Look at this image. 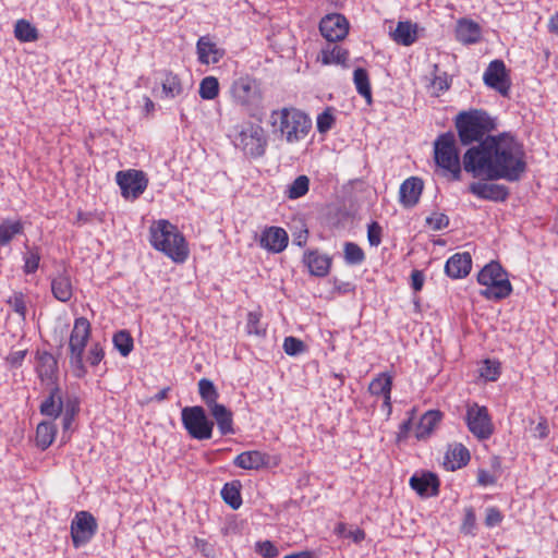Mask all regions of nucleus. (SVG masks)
<instances>
[{
	"instance_id": "f257e3e1",
	"label": "nucleus",
	"mask_w": 558,
	"mask_h": 558,
	"mask_svg": "<svg viewBox=\"0 0 558 558\" xmlns=\"http://www.w3.org/2000/svg\"><path fill=\"white\" fill-rule=\"evenodd\" d=\"M463 168L473 177L519 181L526 171L524 146L511 133L488 135L463 155Z\"/></svg>"
},
{
	"instance_id": "f03ea898",
	"label": "nucleus",
	"mask_w": 558,
	"mask_h": 558,
	"mask_svg": "<svg viewBox=\"0 0 558 558\" xmlns=\"http://www.w3.org/2000/svg\"><path fill=\"white\" fill-rule=\"evenodd\" d=\"M150 245L177 264H183L190 255L189 244L177 226L166 219L154 221L149 227Z\"/></svg>"
},
{
	"instance_id": "7ed1b4c3",
	"label": "nucleus",
	"mask_w": 558,
	"mask_h": 558,
	"mask_svg": "<svg viewBox=\"0 0 558 558\" xmlns=\"http://www.w3.org/2000/svg\"><path fill=\"white\" fill-rule=\"evenodd\" d=\"M275 133L288 144L305 140L312 130V120L307 113L295 107H282L270 112L269 121Z\"/></svg>"
},
{
	"instance_id": "20e7f679",
	"label": "nucleus",
	"mask_w": 558,
	"mask_h": 558,
	"mask_svg": "<svg viewBox=\"0 0 558 558\" xmlns=\"http://www.w3.org/2000/svg\"><path fill=\"white\" fill-rule=\"evenodd\" d=\"M454 126L462 145L481 143L497 128L496 118L483 109L460 111L454 118Z\"/></svg>"
},
{
	"instance_id": "39448f33",
	"label": "nucleus",
	"mask_w": 558,
	"mask_h": 558,
	"mask_svg": "<svg viewBox=\"0 0 558 558\" xmlns=\"http://www.w3.org/2000/svg\"><path fill=\"white\" fill-rule=\"evenodd\" d=\"M231 102L241 108L248 117L257 118L264 110V90L262 82L244 74L234 78L229 88Z\"/></svg>"
},
{
	"instance_id": "423d86ee",
	"label": "nucleus",
	"mask_w": 558,
	"mask_h": 558,
	"mask_svg": "<svg viewBox=\"0 0 558 558\" xmlns=\"http://www.w3.org/2000/svg\"><path fill=\"white\" fill-rule=\"evenodd\" d=\"M434 161L444 177L452 181L461 179L460 154L452 132L441 133L434 141Z\"/></svg>"
},
{
	"instance_id": "0eeeda50",
	"label": "nucleus",
	"mask_w": 558,
	"mask_h": 558,
	"mask_svg": "<svg viewBox=\"0 0 558 558\" xmlns=\"http://www.w3.org/2000/svg\"><path fill=\"white\" fill-rule=\"evenodd\" d=\"M477 282L485 287L481 295L487 300H502L512 292L508 275L498 262L485 265L477 275Z\"/></svg>"
},
{
	"instance_id": "6e6552de",
	"label": "nucleus",
	"mask_w": 558,
	"mask_h": 558,
	"mask_svg": "<svg viewBox=\"0 0 558 558\" xmlns=\"http://www.w3.org/2000/svg\"><path fill=\"white\" fill-rule=\"evenodd\" d=\"M92 335V325L85 317L74 319L73 328L69 338L70 364L73 367L74 375L82 377L86 369L84 366L83 355L85 348Z\"/></svg>"
},
{
	"instance_id": "1a4fd4ad",
	"label": "nucleus",
	"mask_w": 558,
	"mask_h": 558,
	"mask_svg": "<svg viewBox=\"0 0 558 558\" xmlns=\"http://www.w3.org/2000/svg\"><path fill=\"white\" fill-rule=\"evenodd\" d=\"M233 144L245 156L255 159L265 155L268 141L260 124L248 122L236 132Z\"/></svg>"
},
{
	"instance_id": "9d476101",
	"label": "nucleus",
	"mask_w": 558,
	"mask_h": 558,
	"mask_svg": "<svg viewBox=\"0 0 558 558\" xmlns=\"http://www.w3.org/2000/svg\"><path fill=\"white\" fill-rule=\"evenodd\" d=\"M181 421L193 439L207 440L213 437L214 422L207 417L203 407H185L181 411Z\"/></svg>"
},
{
	"instance_id": "9b49d317",
	"label": "nucleus",
	"mask_w": 558,
	"mask_h": 558,
	"mask_svg": "<svg viewBox=\"0 0 558 558\" xmlns=\"http://www.w3.org/2000/svg\"><path fill=\"white\" fill-rule=\"evenodd\" d=\"M464 421L469 432L477 440H487L495 432L493 418L485 405H480L475 402L468 403Z\"/></svg>"
},
{
	"instance_id": "f8f14e48",
	"label": "nucleus",
	"mask_w": 558,
	"mask_h": 558,
	"mask_svg": "<svg viewBox=\"0 0 558 558\" xmlns=\"http://www.w3.org/2000/svg\"><path fill=\"white\" fill-rule=\"evenodd\" d=\"M116 181L125 199H137L147 189L148 179L142 170L129 169L118 171Z\"/></svg>"
},
{
	"instance_id": "ddd939ff",
	"label": "nucleus",
	"mask_w": 558,
	"mask_h": 558,
	"mask_svg": "<svg viewBox=\"0 0 558 558\" xmlns=\"http://www.w3.org/2000/svg\"><path fill=\"white\" fill-rule=\"evenodd\" d=\"M71 538L73 546L80 548L86 545L97 533L98 524L88 511H78L71 522Z\"/></svg>"
},
{
	"instance_id": "4468645a",
	"label": "nucleus",
	"mask_w": 558,
	"mask_h": 558,
	"mask_svg": "<svg viewBox=\"0 0 558 558\" xmlns=\"http://www.w3.org/2000/svg\"><path fill=\"white\" fill-rule=\"evenodd\" d=\"M319 32L322 36L329 43L343 40L350 29L348 19L340 13H329L319 22Z\"/></svg>"
},
{
	"instance_id": "2eb2a0df",
	"label": "nucleus",
	"mask_w": 558,
	"mask_h": 558,
	"mask_svg": "<svg viewBox=\"0 0 558 558\" xmlns=\"http://www.w3.org/2000/svg\"><path fill=\"white\" fill-rule=\"evenodd\" d=\"M486 86L497 90L502 96H508L511 82L502 60H493L483 74Z\"/></svg>"
},
{
	"instance_id": "dca6fc26",
	"label": "nucleus",
	"mask_w": 558,
	"mask_h": 558,
	"mask_svg": "<svg viewBox=\"0 0 558 558\" xmlns=\"http://www.w3.org/2000/svg\"><path fill=\"white\" fill-rule=\"evenodd\" d=\"M289 243V235L281 227H266L259 238L260 247L271 253H281Z\"/></svg>"
},
{
	"instance_id": "f3484780",
	"label": "nucleus",
	"mask_w": 558,
	"mask_h": 558,
	"mask_svg": "<svg viewBox=\"0 0 558 558\" xmlns=\"http://www.w3.org/2000/svg\"><path fill=\"white\" fill-rule=\"evenodd\" d=\"M409 485L421 497H435L439 494L440 482L435 473L423 472L412 475Z\"/></svg>"
},
{
	"instance_id": "a211bd4d",
	"label": "nucleus",
	"mask_w": 558,
	"mask_h": 558,
	"mask_svg": "<svg viewBox=\"0 0 558 558\" xmlns=\"http://www.w3.org/2000/svg\"><path fill=\"white\" fill-rule=\"evenodd\" d=\"M424 189V182L418 177L405 179L399 189V203L405 207H414L421 198Z\"/></svg>"
},
{
	"instance_id": "6ab92c4d",
	"label": "nucleus",
	"mask_w": 558,
	"mask_h": 558,
	"mask_svg": "<svg viewBox=\"0 0 558 558\" xmlns=\"http://www.w3.org/2000/svg\"><path fill=\"white\" fill-rule=\"evenodd\" d=\"M454 37L465 46L477 44L482 38V27L471 19L461 17L457 21Z\"/></svg>"
},
{
	"instance_id": "aec40b11",
	"label": "nucleus",
	"mask_w": 558,
	"mask_h": 558,
	"mask_svg": "<svg viewBox=\"0 0 558 558\" xmlns=\"http://www.w3.org/2000/svg\"><path fill=\"white\" fill-rule=\"evenodd\" d=\"M469 191L478 198L493 202H505L509 196L508 187L497 183L474 182Z\"/></svg>"
},
{
	"instance_id": "412c9836",
	"label": "nucleus",
	"mask_w": 558,
	"mask_h": 558,
	"mask_svg": "<svg viewBox=\"0 0 558 558\" xmlns=\"http://www.w3.org/2000/svg\"><path fill=\"white\" fill-rule=\"evenodd\" d=\"M36 373L40 380L46 384H54L58 377V362L56 357L47 352H37Z\"/></svg>"
},
{
	"instance_id": "4be33fe9",
	"label": "nucleus",
	"mask_w": 558,
	"mask_h": 558,
	"mask_svg": "<svg viewBox=\"0 0 558 558\" xmlns=\"http://www.w3.org/2000/svg\"><path fill=\"white\" fill-rule=\"evenodd\" d=\"M50 288L56 300L62 303H68L74 293V286L69 271L64 269L51 277Z\"/></svg>"
},
{
	"instance_id": "5701e85b",
	"label": "nucleus",
	"mask_w": 558,
	"mask_h": 558,
	"mask_svg": "<svg viewBox=\"0 0 558 558\" xmlns=\"http://www.w3.org/2000/svg\"><path fill=\"white\" fill-rule=\"evenodd\" d=\"M472 268V257L470 253H456L448 258L445 265L446 274L452 279L466 277Z\"/></svg>"
},
{
	"instance_id": "b1692460",
	"label": "nucleus",
	"mask_w": 558,
	"mask_h": 558,
	"mask_svg": "<svg viewBox=\"0 0 558 558\" xmlns=\"http://www.w3.org/2000/svg\"><path fill=\"white\" fill-rule=\"evenodd\" d=\"M303 262L311 275L315 277H326L330 271L332 259L327 254L314 250L304 253Z\"/></svg>"
},
{
	"instance_id": "393cba45",
	"label": "nucleus",
	"mask_w": 558,
	"mask_h": 558,
	"mask_svg": "<svg viewBox=\"0 0 558 558\" xmlns=\"http://www.w3.org/2000/svg\"><path fill=\"white\" fill-rule=\"evenodd\" d=\"M198 61L202 64L217 63L223 57L225 51L209 36H202L196 43Z\"/></svg>"
},
{
	"instance_id": "a878e982",
	"label": "nucleus",
	"mask_w": 558,
	"mask_h": 558,
	"mask_svg": "<svg viewBox=\"0 0 558 558\" xmlns=\"http://www.w3.org/2000/svg\"><path fill=\"white\" fill-rule=\"evenodd\" d=\"M270 457L266 452L258 450L244 451L238 454L233 464L243 470H259L269 464Z\"/></svg>"
},
{
	"instance_id": "bb28decb",
	"label": "nucleus",
	"mask_w": 558,
	"mask_h": 558,
	"mask_svg": "<svg viewBox=\"0 0 558 558\" xmlns=\"http://www.w3.org/2000/svg\"><path fill=\"white\" fill-rule=\"evenodd\" d=\"M208 410L222 436L233 435L235 433L233 413L230 409L219 403Z\"/></svg>"
},
{
	"instance_id": "cd10ccee",
	"label": "nucleus",
	"mask_w": 558,
	"mask_h": 558,
	"mask_svg": "<svg viewBox=\"0 0 558 558\" xmlns=\"http://www.w3.org/2000/svg\"><path fill=\"white\" fill-rule=\"evenodd\" d=\"M470 459L469 449L462 444H456L447 450L444 465L448 471H456L465 466L470 462Z\"/></svg>"
},
{
	"instance_id": "c85d7f7f",
	"label": "nucleus",
	"mask_w": 558,
	"mask_h": 558,
	"mask_svg": "<svg viewBox=\"0 0 558 558\" xmlns=\"http://www.w3.org/2000/svg\"><path fill=\"white\" fill-rule=\"evenodd\" d=\"M348 59L349 51L338 45H331V43L326 45L317 56V61L323 65L337 64L347 66Z\"/></svg>"
},
{
	"instance_id": "c756f323",
	"label": "nucleus",
	"mask_w": 558,
	"mask_h": 558,
	"mask_svg": "<svg viewBox=\"0 0 558 558\" xmlns=\"http://www.w3.org/2000/svg\"><path fill=\"white\" fill-rule=\"evenodd\" d=\"M442 413L439 410H429L425 412L415 428V437L421 439L428 438L436 426L440 423Z\"/></svg>"
},
{
	"instance_id": "7c9ffc66",
	"label": "nucleus",
	"mask_w": 558,
	"mask_h": 558,
	"mask_svg": "<svg viewBox=\"0 0 558 558\" xmlns=\"http://www.w3.org/2000/svg\"><path fill=\"white\" fill-rule=\"evenodd\" d=\"M390 35L395 43L402 46H411L417 39V25L410 21H401Z\"/></svg>"
},
{
	"instance_id": "2f4dec72",
	"label": "nucleus",
	"mask_w": 558,
	"mask_h": 558,
	"mask_svg": "<svg viewBox=\"0 0 558 558\" xmlns=\"http://www.w3.org/2000/svg\"><path fill=\"white\" fill-rule=\"evenodd\" d=\"M63 409V400L59 387H53L49 396L40 404V413L45 416L57 418Z\"/></svg>"
},
{
	"instance_id": "473e14b6",
	"label": "nucleus",
	"mask_w": 558,
	"mask_h": 558,
	"mask_svg": "<svg viewBox=\"0 0 558 558\" xmlns=\"http://www.w3.org/2000/svg\"><path fill=\"white\" fill-rule=\"evenodd\" d=\"M57 426L51 421H43L36 427V446L43 451L48 449L56 439Z\"/></svg>"
},
{
	"instance_id": "72a5a7b5",
	"label": "nucleus",
	"mask_w": 558,
	"mask_h": 558,
	"mask_svg": "<svg viewBox=\"0 0 558 558\" xmlns=\"http://www.w3.org/2000/svg\"><path fill=\"white\" fill-rule=\"evenodd\" d=\"M393 377L387 372L379 373L368 385V392L374 397L391 395Z\"/></svg>"
},
{
	"instance_id": "f704fd0d",
	"label": "nucleus",
	"mask_w": 558,
	"mask_h": 558,
	"mask_svg": "<svg viewBox=\"0 0 558 558\" xmlns=\"http://www.w3.org/2000/svg\"><path fill=\"white\" fill-rule=\"evenodd\" d=\"M162 96L165 98H175L184 93V87L180 76L172 71H165L161 82Z\"/></svg>"
},
{
	"instance_id": "c9c22d12",
	"label": "nucleus",
	"mask_w": 558,
	"mask_h": 558,
	"mask_svg": "<svg viewBox=\"0 0 558 558\" xmlns=\"http://www.w3.org/2000/svg\"><path fill=\"white\" fill-rule=\"evenodd\" d=\"M221 498L233 510L239 509L242 506L240 481L226 483L221 489Z\"/></svg>"
},
{
	"instance_id": "e433bc0d",
	"label": "nucleus",
	"mask_w": 558,
	"mask_h": 558,
	"mask_svg": "<svg viewBox=\"0 0 558 558\" xmlns=\"http://www.w3.org/2000/svg\"><path fill=\"white\" fill-rule=\"evenodd\" d=\"M353 82L357 93L365 99L367 105H372V87L368 73L363 68H357L353 73Z\"/></svg>"
},
{
	"instance_id": "4c0bfd02",
	"label": "nucleus",
	"mask_w": 558,
	"mask_h": 558,
	"mask_svg": "<svg viewBox=\"0 0 558 558\" xmlns=\"http://www.w3.org/2000/svg\"><path fill=\"white\" fill-rule=\"evenodd\" d=\"M14 36L21 43H33L39 38V33L31 22L21 19L15 22Z\"/></svg>"
},
{
	"instance_id": "58836bf2",
	"label": "nucleus",
	"mask_w": 558,
	"mask_h": 558,
	"mask_svg": "<svg viewBox=\"0 0 558 558\" xmlns=\"http://www.w3.org/2000/svg\"><path fill=\"white\" fill-rule=\"evenodd\" d=\"M198 392L208 409L219 404V392L210 379L202 378L198 380Z\"/></svg>"
},
{
	"instance_id": "ea45409f",
	"label": "nucleus",
	"mask_w": 558,
	"mask_h": 558,
	"mask_svg": "<svg viewBox=\"0 0 558 558\" xmlns=\"http://www.w3.org/2000/svg\"><path fill=\"white\" fill-rule=\"evenodd\" d=\"M23 232V223L20 220H4L0 223V246L9 244L12 239Z\"/></svg>"
},
{
	"instance_id": "a19ab883",
	"label": "nucleus",
	"mask_w": 558,
	"mask_h": 558,
	"mask_svg": "<svg viewBox=\"0 0 558 558\" xmlns=\"http://www.w3.org/2000/svg\"><path fill=\"white\" fill-rule=\"evenodd\" d=\"M310 190V179L307 175L302 174L293 180L291 184L287 186L284 192L289 199H298L304 196Z\"/></svg>"
},
{
	"instance_id": "79ce46f5",
	"label": "nucleus",
	"mask_w": 558,
	"mask_h": 558,
	"mask_svg": "<svg viewBox=\"0 0 558 558\" xmlns=\"http://www.w3.org/2000/svg\"><path fill=\"white\" fill-rule=\"evenodd\" d=\"M198 94L202 99L213 100L219 95V82L215 76H206L199 83Z\"/></svg>"
},
{
	"instance_id": "37998d69",
	"label": "nucleus",
	"mask_w": 558,
	"mask_h": 558,
	"mask_svg": "<svg viewBox=\"0 0 558 558\" xmlns=\"http://www.w3.org/2000/svg\"><path fill=\"white\" fill-rule=\"evenodd\" d=\"M343 255L348 265H361L365 260L364 251L354 242L343 244Z\"/></svg>"
},
{
	"instance_id": "c03bdc74",
	"label": "nucleus",
	"mask_w": 558,
	"mask_h": 558,
	"mask_svg": "<svg viewBox=\"0 0 558 558\" xmlns=\"http://www.w3.org/2000/svg\"><path fill=\"white\" fill-rule=\"evenodd\" d=\"M246 332L247 335H254L258 337H263L266 335V328L262 324V311H251L247 313L246 320Z\"/></svg>"
},
{
	"instance_id": "a18cd8bd",
	"label": "nucleus",
	"mask_w": 558,
	"mask_h": 558,
	"mask_svg": "<svg viewBox=\"0 0 558 558\" xmlns=\"http://www.w3.org/2000/svg\"><path fill=\"white\" fill-rule=\"evenodd\" d=\"M113 344L122 356H128L134 347L133 338L126 330H120L113 336Z\"/></svg>"
},
{
	"instance_id": "49530a36",
	"label": "nucleus",
	"mask_w": 558,
	"mask_h": 558,
	"mask_svg": "<svg viewBox=\"0 0 558 558\" xmlns=\"http://www.w3.org/2000/svg\"><path fill=\"white\" fill-rule=\"evenodd\" d=\"M24 266L23 271L26 275L35 274L39 268L40 253L38 248L27 250L23 256Z\"/></svg>"
},
{
	"instance_id": "de8ad7c7",
	"label": "nucleus",
	"mask_w": 558,
	"mask_h": 558,
	"mask_svg": "<svg viewBox=\"0 0 558 558\" xmlns=\"http://www.w3.org/2000/svg\"><path fill=\"white\" fill-rule=\"evenodd\" d=\"M336 118L332 113L331 108H326L322 113L317 116L316 128L322 134L327 133L333 126Z\"/></svg>"
},
{
	"instance_id": "09e8293b",
	"label": "nucleus",
	"mask_w": 558,
	"mask_h": 558,
	"mask_svg": "<svg viewBox=\"0 0 558 558\" xmlns=\"http://www.w3.org/2000/svg\"><path fill=\"white\" fill-rule=\"evenodd\" d=\"M11 308L22 318L26 317V301L25 294L22 292H14L7 301Z\"/></svg>"
},
{
	"instance_id": "8fccbe9b",
	"label": "nucleus",
	"mask_w": 558,
	"mask_h": 558,
	"mask_svg": "<svg viewBox=\"0 0 558 558\" xmlns=\"http://www.w3.org/2000/svg\"><path fill=\"white\" fill-rule=\"evenodd\" d=\"M193 547L206 558L216 556V545L208 539L194 536Z\"/></svg>"
},
{
	"instance_id": "3c124183",
	"label": "nucleus",
	"mask_w": 558,
	"mask_h": 558,
	"mask_svg": "<svg viewBox=\"0 0 558 558\" xmlns=\"http://www.w3.org/2000/svg\"><path fill=\"white\" fill-rule=\"evenodd\" d=\"M282 347L286 354L290 356H295L305 351L304 342L292 336L284 338Z\"/></svg>"
},
{
	"instance_id": "603ef678",
	"label": "nucleus",
	"mask_w": 558,
	"mask_h": 558,
	"mask_svg": "<svg viewBox=\"0 0 558 558\" xmlns=\"http://www.w3.org/2000/svg\"><path fill=\"white\" fill-rule=\"evenodd\" d=\"M476 527V517L472 507L464 508V518L461 524V532L465 535H474Z\"/></svg>"
},
{
	"instance_id": "864d4df0",
	"label": "nucleus",
	"mask_w": 558,
	"mask_h": 558,
	"mask_svg": "<svg viewBox=\"0 0 558 558\" xmlns=\"http://www.w3.org/2000/svg\"><path fill=\"white\" fill-rule=\"evenodd\" d=\"M255 551L263 558H276L279 555L277 546L270 541L256 542Z\"/></svg>"
},
{
	"instance_id": "5fc2aeb1",
	"label": "nucleus",
	"mask_w": 558,
	"mask_h": 558,
	"mask_svg": "<svg viewBox=\"0 0 558 558\" xmlns=\"http://www.w3.org/2000/svg\"><path fill=\"white\" fill-rule=\"evenodd\" d=\"M426 225L434 231H439L448 227L449 218L444 213H433L426 218Z\"/></svg>"
},
{
	"instance_id": "6e6d98bb",
	"label": "nucleus",
	"mask_w": 558,
	"mask_h": 558,
	"mask_svg": "<svg viewBox=\"0 0 558 558\" xmlns=\"http://www.w3.org/2000/svg\"><path fill=\"white\" fill-rule=\"evenodd\" d=\"M383 239V228L377 221H372L367 226V241L371 246L377 247Z\"/></svg>"
},
{
	"instance_id": "4d7b16f0",
	"label": "nucleus",
	"mask_w": 558,
	"mask_h": 558,
	"mask_svg": "<svg viewBox=\"0 0 558 558\" xmlns=\"http://www.w3.org/2000/svg\"><path fill=\"white\" fill-rule=\"evenodd\" d=\"M481 377L485 378L486 380H497V378L500 375V367L499 363L493 362L490 360H486L484 362L483 367L481 368Z\"/></svg>"
},
{
	"instance_id": "13d9d810",
	"label": "nucleus",
	"mask_w": 558,
	"mask_h": 558,
	"mask_svg": "<svg viewBox=\"0 0 558 558\" xmlns=\"http://www.w3.org/2000/svg\"><path fill=\"white\" fill-rule=\"evenodd\" d=\"M414 416H415V409H412L410 412H409V417L407 421H403L400 425H399V429H398V433L396 435V441L397 444H400L402 441H404L408 436H409V433L412 428V425H413V420H414Z\"/></svg>"
},
{
	"instance_id": "bf43d9fd",
	"label": "nucleus",
	"mask_w": 558,
	"mask_h": 558,
	"mask_svg": "<svg viewBox=\"0 0 558 558\" xmlns=\"http://www.w3.org/2000/svg\"><path fill=\"white\" fill-rule=\"evenodd\" d=\"M504 520L501 511L497 507H488L486 509L485 525L494 527L499 525Z\"/></svg>"
},
{
	"instance_id": "052dcab7",
	"label": "nucleus",
	"mask_w": 558,
	"mask_h": 558,
	"mask_svg": "<svg viewBox=\"0 0 558 558\" xmlns=\"http://www.w3.org/2000/svg\"><path fill=\"white\" fill-rule=\"evenodd\" d=\"M105 357V351L99 342L93 343L87 355V361L90 365H98Z\"/></svg>"
},
{
	"instance_id": "680f3d73",
	"label": "nucleus",
	"mask_w": 558,
	"mask_h": 558,
	"mask_svg": "<svg viewBox=\"0 0 558 558\" xmlns=\"http://www.w3.org/2000/svg\"><path fill=\"white\" fill-rule=\"evenodd\" d=\"M497 482V478L494 474H492L489 471L480 469L477 471V484L483 487L495 485Z\"/></svg>"
},
{
	"instance_id": "e2e57ef3",
	"label": "nucleus",
	"mask_w": 558,
	"mask_h": 558,
	"mask_svg": "<svg viewBox=\"0 0 558 558\" xmlns=\"http://www.w3.org/2000/svg\"><path fill=\"white\" fill-rule=\"evenodd\" d=\"M26 354V350L13 351L9 353V355L5 357V361L11 367H20Z\"/></svg>"
},
{
	"instance_id": "0e129e2a",
	"label": "nucleus",
	"mask_w": 558,
	"mask_h": 558,
	"mask_svg": "<svg viewBox=\"0 0 558 558\" xmlns=\"http://www.w3.org/2000/svg\"><path fill=\"white\" fill-rule=\"evenodd\" d=\"M424 274L421 270H413L411 272V287L415 292H418L422 290L424 286Z\"/></svg>"
},
{
	"instance_id": "69168bd1",
	"label": "nucleus",
	"mask_w": 558,
	"mask_h": 558,
	"mask_svg": "<svg viewBox=\"0 0 558 558\" xmlns=\"http://www.w3.org/2000/svg\"><path fill=\"white\" fill-rule=\"evenodd\" d=\"M432 86L437 92H445L450 87L446 76H435V78L432 82Z\"/></svg>"
},
{
	"instance_id": "338daca9",
	"label": "nucleus",
	"mask_w": 558,
	"mask_h": 558,
	"mask_svg": "<svg viewBox=\"0 0 558 558\" xmlns=\"http://www.w3.org/2000/svg\"><path fill=\"white\" fill-rule=\"evenodd\" d=\"M535 430L537 432L539 438H546L549 433L547 421L542 418L536 425Z\"/></svg>"
},
{
	"instance_id": "774afa93",
	"label": "nucleus",
	"mask_w": 558,
	"mask_h": 558,
	"mask_svg": "<svg viewBox=\"0 0 558 558\" xmlns=\"http://www.w3.org/2000/svg\"><path fill=\"white\" fill-rule=\"evenodd\" d=\"M547 27L550 33L558 36V12L549 17Z\"/></svg>"
}]
</instances>
